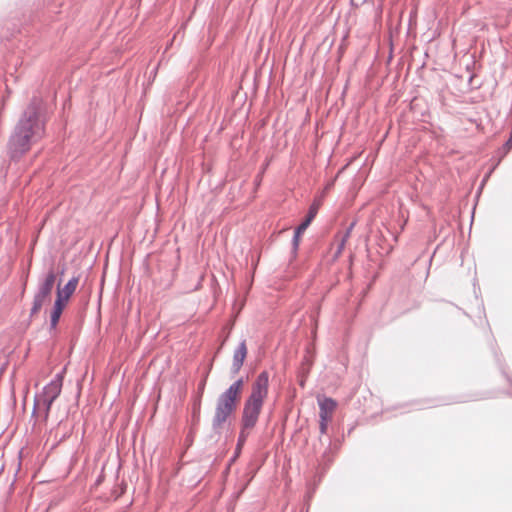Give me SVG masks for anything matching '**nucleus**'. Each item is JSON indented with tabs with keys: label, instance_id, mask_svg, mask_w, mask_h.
Masks as SVG:
<instances>
[{
	"label": "nucleus",
	"instance_id": "nucleus-6",
	"mask_svg": "<svg viewBox=\"0 0 512 512\" xmlns=\"http://www.w3.org/2000/svg\"><path fill=\"white\" fill-rule=\"evenodd\" d=\"M246 356H247V345H246V340L243 339L239 343L238 347L235 349L234 354H233V360H232V365H231V369H230L232 376H235L236 374L239 373L241 367L243 366Z\"/></svg>",
	"mask_w": 512,
	"mask_h": 512
},
{
	"label": "nucleus",
	"instance_id": "nucleus-18",
	"mask_svg": "<svg viewBox=\"0 0 512 512\" xmlns=\"http://www.w3.org/2000/svg\"><path fill=\"white\" fill-rule=\"evenodd\" d=\"M329 420L330 418H325V416L320 417L319 429L321 434L326 433Z\"/></svg>",
	"mask_w": 512,
	"mask_h": 512
},
{
	"label": "nucleus",
	"instance_id": "nucleus-8",
	"mask_svg": "<svg viewBox=\"0 0 512 512\" xmlns=\"http://www.w3.org/2000/svg\"><path fill=\"white\" fill-rule=\"evenodd\" d=\"M54 401L55 400H53V399H51L49 397H46L42 393L36 395L35 400H34V407H33L32 415H35L37 408L43 407V410H44V420H47L48 417H49L51 406H52Z\"/></svg>",
	"mask_w": 512,
	"mask_h": 512
},
{
	"label": "nucleus",
	"instance_id": "nucleus-16",
	"mask_svg": "<svg viewBox=\"0 0 512 512\" xmlns=\"http://www.w3.org/2000/svg\"><path fill=\"white\" fill-rule=\"evenodd\" d=\"M310 366H311V362H310L309 358L307 356H305L303 358V361L301 364L300 375L307 376L309 373Z\"/></svg>",
	"mask_w": 512,
	"mask_h": 512
},
{
	"label": "nucleus",
	"instance_id": "nucleus-22",
	"mask_svg": "<svg viewBox=\"0 0 512 512\" xmlns=\"http://www.w3.org/2000/svg\"><path fill=\"white\" fill-rule=\"evenodd\" d=\"M157 69H158V67H155V68L153 69V71L151 72V74L153 75V77H155V76H156Z\"/></svg>",
	"mask_w": 512,
	"mask_h": 512
},
{
	"label": "nucleus",
	"instance_id": "nucleus-21",
	"mask_svg": "<svg viewBox=\"0 0 512 512\" xmlns=\"http://www.w3.org/2000/svg\"><path fill=\"white\" fill-rule=\"evenodd\" d=\"M305 378H306V376H301V379H300V381H299V384H300L301 386H304Z\"/></svg>",
	"mask_w": 512,
	"mask_h": 512
},
{
	"label": "nucleus",
	"instance_id": "nucleus-23",
	"mask_svg": "<svg viewBox=\"0 0 512 512\" xmlns=\"http://www.w3.org/2000/svg\"><path fill=\"white\" fill-rule=\"evenodd\" d=\"M267 166H268V163H266L265 165H263V170H262V172H264V171H265V169H266V167H267Z\"/></svg>",
	"mask_w": 512,
	"mask_h": 512
},
{
	"label": "nucleus",
	"instance_id": "nucleus-12",
	"mask_svg": "<svg viewBox=\"0 0 512 512\" xmlns=\"http://www.w3.org/2000/svg\"><path fill=\"white\" fill-rule=\"evenodd\" d=\"M319 205L316 203H313L308 210V213L305 217V219L301 222V224L298 225L300 229H303L304 231L309 227L315 216L317 215Z\"/></svg>",
	"mask_w": 512,
	"mask_h": 512
},
{
	"label": "nucleus",
	"instance_id": "nucleus-7",
	"mask_svg": "<svg viewBox=\"0 0 512 512\" xmlns=\"http://www.w3.org/2000/svg\"><path fill=\"white\" fill-rule=\"evenodd\" d=\"M78 283H79V277H77V276L72 277L65 284V286L62 289H60V287L58 286L56 297H60V298H62L63 301L67 302L69 300V298L75 292Z\"/></svg>",
	"mask_w": 512,
	"mask_h": 512
},
{
	"label": "nucleus",
	"instance_id": "nucleus-20",
	"mask_svg": "<svg viewBox=\"0 0 512 512\" xmlns=\"http://www.w3.org/2000/svg\"><path fill=\"white\" fill-rule=\"evenodd\" d=\"M354 226H355V223H354V222H352V223L349 225V227L346 229V231L343 233V235L341 236V238H345L346 240H348V239H349V237H350V235H351V232H352V230H353Z\"/></svg>",
	"mask_w": 512,
	"mask_h": 512
},
{
	"label": "nucleus",
	"instance_id": "nucleus-14",
	"mask_svg": "<svg viewBox=\"0 0 512 512\" xmlns=\"http://www.w3.org/2000/svg\"><path fill=\"white\" fill-rule=\"evenodd\" d=\"M304 232L305 231L303 229H300V227H298V226L295 228L294 235L292 238V251H291L293 257H295L297 254L299 244H300V237Z\"/></svg>",
	"mask_w": 512,
	"mask_h": 512
},
{
	"label": "nucleus",
	"instance_id": "nucleus-13",
	"mask_svg": "<svg viewBox=\"0 0 512 512\" xmlns=\"http://www.w3.org/2000/svg\"><path fill=\"white\" fill-rule=\"evenodd\" d=\"M248 435H249L248 431L240 429L238 439H237L236 448H235V453L231 459V462L235 461V459L240 455L242 447L245 444V442L247 441Z\"/></svg>",
	"mask_w": 512,
	"mask_h": 512
},
{
	"label": "nucleus",
	"instance_id": "nucleus-3",
	"mask_svg": "<svg viewBox=\"0 0 512 512\" xmlns=\"http://www.w3.org/2000/svg\"><path fill=\"white\" fill-rule=\"evenodd\" d=\"M243 386L244 379L239 378L219 395L212 419V429L214 433L220 434L223 424L227 421L229 416L236 411Z\"/></svg>",
	"mask_w": 512,
	"mask_h": 512
},
{
	"label": "nucleus",
	"instance_id": "nucleus-17",
	"mask_svg": "<svg viewBox=\"0 0 512 512\" xmlns=\"http://www.w3.org/2000/svg\"><path fill=\"white\" fill-rule=\"evenodd\" d=\"M512 149V132L510 133L509 139L503 144L499 150L502 155H506Z\"/></svg>",
	"mask_w": 512,
	"mask_h": 512
},
{
	"label": "nucleus",
	"instance_id": "nucleus-19",
	"mask_svg": "<svg viewBox=\"0 0 512 512\" xmlns=\"http://www.w3.org/2000/svg\"><path fill=\"white\" fill-rule=\"evenodd\" d=\"M346 242L347 240L345 238H341L340 242L338 243L337 250L335 252V257H338L342 253V251L345 248Z\"/></svg>",
	"mask_w": 512,
	"mask_h": 512
},
{
	"label": "nucleus",
	"instance_id": "nucleus-4",
	"mask_svg": "<svg viewBox=\"0 0 512 512\" xmlns=\"http://www.w3.org/2000/svg\"><path fill=\"white\" fill-rule=\"evenodd\" d=\"M55 281L56 274L53 268H50L44 276L40 277L30 310V318L37 314L44 303L50 298Z\"/></svg>",
	"mask_w": 512,
	"mask_h": 512
},
{
	"label": "nucleus",
	"instance_id": "nucleus-5",
	"mask_svg": "<svg viewBox=\"0 0 512 512\" xmlns=\"http://www.w3.org/2000/svg\"><path fill=\"white\" fill-rule=\"evenodd\" d=\"M64 371L57 373L54 378L43 387L42 394L56 400L62 391Z\"/></svg>",
	"mask_w": 512,
	"mask_h": 512
},
{
	"label": "nucleus",
	"instance_id": "nucleus-9",
	"mask_svg": "<svg viewBox=\"0 0 512 512\" xmlns=\"http://www.w3.org/2000/svg\"><path fill=\"white\" fill-rule=\"evenodd\" d=\"M66 302L62 300L60 297H56L53 305V309L51 311L50 316V329H55L59 319L62 315V312L65 308Z\"/></svg>",
	"mask_w": 512,
	"mask_h": 512
},
{
	"label": "nucleus",
	"instance_id": "nucleus-11",
	"mask_svg": "<svg viewBox=\"0 0 512 512\" xmlns=\"http://www.w3.org/2000/svg\"><path fill=\"white\" fill-rule=\"evenodd\" d=\"M61 425H62V421H60L58 423V427L55 431H53V430L50 431V436L54 437L52 449L55 448L56 446H58L61 442H63L67 438H69L71 435V432H72L71 428L65 429L64 431L60 432Z\"/></svg>",
	"mask_w": 512,
	"mask_h": 512
},
{
	"label": "nucleus",
	"instance_id": "nucleus-1",
	"mask_svg": "<svg viewBox=\"0 0 512 512\" xmlns=\"http://www.w3.org/2000/svg\"><path fill=\"white\" fill-rule=\"evenodd\" d=\"M46 113L43 100L33 96L15 124L8 142L7 155L19 161L45 135Z\"/></svg>",
	"mask_w": 512,
	"mask_h": 512
},
{
	"label": "nucleus",
	"instance_id": "nucleus-10",
	"mask_svg": "<svg viewBox=\"0 0 512 512\" xmlns=\"http://www.w3.org/2000/svg\"><path fill=\"white\" fill-rule=\"evenodd\" d=\"M318 404L320 409L319 417L331 418V414L337 406L336 401L330 397H324L323 399H318Z\"/></svg>",
	"mask_w": 512,
	"mask_h": 512
},
{
	"label": "nucleus",
	"instance_id": "nucleus-2",
	"mask_svg": "<svg viewBox=\"0 0 512 512\" xmlns=\"http://www.w3.org/2000/svg\"><path fill=\"white\" fill-rule=\"evenodd\" d=\"M269 373L262 371L252 384L251 394L244 402L240 429L249 431L253 429L259 419L264 400L268 395Z\"/></svg>",
	"mask_w": 512,
	"mask_h": 512
},
{
	"label": "nucleus",
	"instance_id": "nucleus-15",
	"mask_svg": "<svg viewBox=\"0 0 512 512\" xmlns=\"http://www.w3.org/2000/svg\"><path fill=\"white\" fill-rule=\"evenodd\" d=\"M205 385H206V379H203L200 383H199V386H198V392H199V398L198 400L196 401V403L194 404V414H199V411H200V405H201V397H202V394H203V391L205 389Z\"/></svg>",
	"mask_w": 512,
	"mask_h": 512
}]
</instances>
